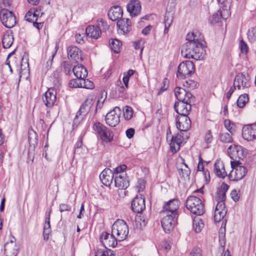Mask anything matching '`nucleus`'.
Wrapping results in <instances>:
<instances>
[{"mask_svg":"<svg viewBox=\"0 0 256 256\" xmlns=\"http://www.w3.org/2000/svg\"><path fill=\"white\" fill-rule=\"evenodd\" d=\"M197 34H199V32H192V33L188 34L186 38L188 40L187 42H200L203 43L202 40L201 38H200L199 36H198Z\"/></svg>","mask_w":256,"mask_h":256,"instance_id":"4c0bfd02","label":"nucleus"},{"mask_svg":"<svg viewBox=\"0 0 256 256\" xmlns=\"http://www.w3.org/2000/svg\"><path fill=\"white\" fill-rule=\"evenodd\" d=\"M74 75L78 78L84 79L88 76V71L85 67L82 65L74 66L72 68Z\"/></svg>","mask_w":256,"mask_h":256,"instance_id":"7c9ffc66","label":"nucleus"},{"mask_svg":"<svg viewBox=\"0 0 256 256\" xmlns=\"http://www.w3.org/2000/svg\"><path fill=\"white\" fill-rule=\"evenodd\" d=\"M230 195H231V197H232V199L234 202H236L240 198V196H238V192L236 190H232L231 192Z\"/></svg>","mask_w":256,"mask_h":256,"instance_id":"774afa93","label":"nucleus"},{"mask_svg":"<svg viewBox=\"0 0 256 256\" xmlns=\"http://www.w3.org/2000/svg\"><path fill=\"white\" fill-rule=\"evenodd\" d=\"M240 161H231L232 170L228 175L230 180L238 181L242 179L248 172L246 167L241 166Z\"/></svg>","mask_w":256,"mask_h":256,"instance_id":"20e7f679","label":"nucleus"},{"mask_svg":"<svg viewBox=\"0 0 256 256\" xmlns=\"http://www.w3.org/2000/svg\"><path fill=\"white\" fill-rule=\"evenodd\" d=\"M58 48V44H56L55 46L54 52H53V54L52 55V58L50 60H49L46 62L47 68H49L50 67V66L52 64L53 58L54 57L55 55L56 54V53L57 52Z\"/></svg>","mask_w":256,"mask_h":256,"instance_id":"69168bd1","label":"nucleus"},{"mask_svg":"<svg viewBox=\"0 0 256 256\" xmlns=\"http://www.w3.org/2000/svg\"><path fill=\"white\" fill-rule=\"evenodd\" d=\"M126 8L132 16H136L140 14L141 5L138 0H132L128 4Z\"/></svg>","mask_w":256,"mask_h":256,"instance_id":"bb28decb","label":"nucleus"},{"mask_svg":"<svg viewBox=\"0 0 256 256\" xmlns=\"http://www.w3.org/2000/svg\"><path fill=\"white\" fill-rule=\"evenodd\" d=\"M145 180L144 179H139L138 181L136 188L138 192L142 191L145 188Z\"/></svg>","mask_w":256,"mask_h":256,"instance_id":"864d4df0","label":"nucleus"},{"mask_svg":"<svg viewBox=\"0 0 256 256\" xmlns=\"http://www.w3.org/2000/svg\"><path fill=\"white\" fill-rule=\"evenodd\" d=\"M180 204V201L177 198H174L166 202L163 206L162 213L170 214L174 217H178V210Z\"/></svg>","mask_w":256,"mask_h":256,"instance_id":"6e6552de","label":"nucleus"},{"mask_svg":"<svg viewBox=\"0 0 256 256\" xmlns=\"http://www.w3.org/2000/svg\"><path fill=\"white\" fill-rule=\"evenodd\" d=\"M86 32L88 36L97 39L101 34V30L96 26H89L86 28Z\"/></svg>","mask_w":256,"mask_h":256,"instance_id":"2f4dec72","label":"nucleus"},{"mask_svg":"<svg viewBox=\"0 0 256 256\" xmlns=\"http://www.w3.org/2000/svg\"><path fill=\"white\" fill-rule=\"evenodd\" d=\"M25 65H26V66H24V68H22V66H24V64H21V71L20 72V76H22V74H24V71H25L26 72L28 73L26 76H28V75L29 65H28V62L26 59V60Z\"/></svg>","mask_w":256,"mask_h":256,"instance_id":"e2e57ef3","label":"nucleus"},{"mask_svg":"<svg viewBox=\"0 0 256 256\" xmlns=\"http://www.w3.org/2000/svg\"><path fill=\"white\" fill-rule=\"evenodd\" d=\"M184 86L190 89H194L198 86V82L192 80H188L184 82Z\"/></svg>","mask_w":256,"mask_h":256,"instance_id":"09e8293b","label":"nucleus"},{"mask_svg":"<svg viewBox=\"0 0 256 256\" xmlns=\"http://www.w3.org/2000/svg\"><path fill=\"white\" fill-rule=\"evenodd\" d=\"M232 135L228 132L220 133L218 136V140L224 144H230L233 142Z\"/></svg>","mask_w":256,"mask_h":256,"instance_id":"473e14b6","label":"nucleus"},{"mask_svg":"<svg viewBox=\"0 0 256 256\" xmlns=\"http://www.w3.org/2000/svg\"><path fill=\"white\" fill-rule=\"evenodd\" d=\"M62 66L64 68V72L66 74H70L72 66L68 62H63Z\"/></svg>","mask_w":256,"mask_h":256,"instance_id":"680f3d73","label":"nucleus"},{"mask_svg":"<svg viewBox=\"0 0 256 256\" xmlns=\"http://www.w3.org/2000/svg\"><path fill=\"white\" fill-rule=\"evenodd\" d=\"M176 126L180 131H187L191 127V120L188 116H178L176 118Z\"/></svg>","mask_w":256,"mask_h":256,"instance_id":"dca6fc26","label":"nucleus"},{"mask_svg":"<svg viewBox=\"0 0 256 256\" xmlns=\"http://www.w3.org/2000/svg\"><path fill=\"white\" fill-rule=\"evenodd\" d=\"M60 210L61 212L65 211H70L71 207L70 206L66 204H61L59 206Z\"/></svg>","mask_w":256,"mask_h":256,"instance_id":"0e129e2a","label":"nucleus"},{"mask_svg":"<svg viewBox=\"0 0 256 256\" xmlns=\"http://www.w3.org/2000/svg\"><path fill=\"white\" fill-rule=\"evenodd\" d=\"M146 222L141 216H136L135 218V226L137 229L141 230L145 226Z\"/></svg>","mask_w":256,"mask_h":256,"instance_id":"58836bf2","label":"nucleus"},{"mask_svg":"<svg viewBox=\"0 0 256 256\" xmlns=\"http://www.w3.org/2000/svg\"><path fill=\"white\" fill-rule=\"evenodd\" d=\"M226 198V194L224 193V192H223L222 191L218 190L216 192V195L215 198L216 201L218 202L217 204H222V206H225L224 202Z\"/></svg>","mask_w":256,"mask_h":256,"instance_id":"a19ab883","label":"nucleus"},{"mask_svg":"<svg viewBox=\"0 0 256 256\" xmlns=\"http://www.w3.org/2000/svg\"><path fill=\"white\" fill-rule=\"evenodd\" d=\"M214 172L216 175L220 178H224L228 174L224 164L220 160H216L214 165Z\"/></svg>","mask_w":256,"mask_h":256,"instance_id":"c756f323","label":"nucleus"},{"mask_svg":"<svg viewBox=\"0 0 256 256\" xmlns=\"http://www.w3.org/2000/svg\"><path fill=\"white\" fill-rule=\"evenodd\" d=\"M100 241L104 246L107 248L108 247L114 248L117 245L118 239L114 235L104 232L100 236Z\"/></svg>","mask_w":256,"mask_h":256,"instance_id":"ddd939ff","label":"nucleus"},{"mask_svg":"<svg viewBox=\"0 0 256 256\" xmlns=\"http://www.w3.org/2000/svg\"><path fill=\"white\" fill-rule=\"evenodd\" d=\"M128 226L122 220H117L112 227V233L118 241L124 240L128 236Z\"/></svg>","mask_w":256,"mask_h":256,"instance_id":"7ed1b4c3","label":"nucleus"},{"mask_svg":"<svg viewBox=\"0 0 256 256\" xmlns=\"http://www.w3.org/2000/svg\"><path fill=\"white\" fill-rule=\"evenodd\" d=\"M227 212L225 206L222 204H217L216 207L214 220L216 222H218L222 220Z\"/></svg>","mask_w":256,"mask_h":256,"instance_id":"cd10ccee","label":"nucleus"},{"mask_svg":"<svg viewBox=\"0 0 256 256\" xmlns=\"http://www.w3.org/2000/svg\"><path fill=\"white\" fill-rule=\"evenodd\" d=\"M103 94H104V92H102V93L101 97L100 98H99V99L98 100L97 102L96 110L98 108H100L102 106L103 104H104L105 100L106 98V92H105V94H104V96H102Z\"/></svg>","mask_w":256,"mask_h":256,"instance_id":"bf43d9fd","label":"nucleus"},{"mask_svg":"<svg viewBox=\"0 0 256 256\" xmlns=\"http://www.w3.org/2000/svg\"><path fill=\"white\" fill-rule=\"evenodd\" d=\"M117 27L118 32L122 34H126L132 29L131 22L128 18L120 19L117 22Z\"/></svg>","mask_w":256,"mask_h":256,"instance_id":"5701e85b","label":"nucleus"},{"mask_svg":"<svg viewBox=\"0 0 256 256\" xmlns=\"http://www.w3.org/2000/svg\"><path fill=\"white\" fill-rule=\"evenodd\" d=\"M240 48L242 54H246L248 52V46L243 40H241L240 42Z\"/></svg>","mask_w":256,"mask_h":256,"instance_id":"13d9d810","label":"nucleus"},{"mask_svg":"<svg viewBox=\"0 0 256 256\" xmlns=\"http://www.w3.org/2000/svg\"><path fill=\"white\" fill-rule=\"evenodd\" d=\"M174 94L178 102L184 101L189 102H194L195 98L189 92H187L185 89L177 86L174 90Z\"/></svg>","mask_w":256,"mask_h":256,"instance_id":"9b49d317","label":"nucleus"},{"mask_svg":"<svg viewBox=\"0 0 256 256\" xmlns=\"http://www.w3.org/2000/svg\"><path fill=\"white\" fill-rule=\"evenodd\" d=\"M194 70V65L192 61L187 60L185 62H182L178 68L176 76L179 79H184L192 76Z\"/></svg>","mask_w":256,"mask_h":256,"instance_id":"423d86ee","label":"nucleus"},{"mask_svg":"<svg viewBox=\"0 0 256 256\" xmlns=\"http://www.w3.org/2000/svg\"><path fill=\"white\" fill-rule=\"evenodd\" d=\"M242 138L247 141L256 139V123L244 126L242 128Z\"/></svg>","mask_w":256,"mask_h":256,"instance_id":"4468645a","label":"nucleus"},{"mask_svg":"<svg viewBox=\"0 0 256 256\" xmlns=\"http://www.w3.org/2000/svg\"><path fill=\"white\" fill-rule=\"evenodd\" d=\"M28 140L30 144L34 146L38 142V134L33 130H30L28 132Z\"/></svg>","mask_w":256,"mask_h":256,"instance_id":"e433bc0d","label":"nucleus"},{"mask_svg":"<svg viewBox=\"0 0 256 256\" xmlns=\"http://www.w3.org/2000/svg\"><path fill=\"white\" fill-rule=\"evenodd\" d=\"M84 117V116H82V114H78V112H77L74 120L73 126H78Z\"/></svg>","mask_w":256,"mask_h":256,"instance_id":"4d7b16f0","label":"nucleus"},{"mask_svg":"<svg viewBox=\"0 0 256 256\" xmlns=\"http://www.w3.org/2000/svg\"><path fill=\"white\" fill-rule=\"evenodd\" d=\"M126 168L127 166L126 165L121 164L114 168L112 172L114 173V176H116L118 175H120L121 174H126L124 171L126 170Z\"/></svg>","mask_w":256,"mask_h":256,"instance_id":"a18cd8bd","label":"nucleus"},{"mask_svg":"<svg viewBox=\"0 0 256 256\" xmlns=\"http://www.w3.org/2000/svg\"><path fill=\"white\" fill-rule=\"evenodd\" d=\"M69 86L71 88H82V79H73L70 81Z\"/></svg>","mask_w":256,"mask_h":256,"instance_id":"603ef678","label":"nucleus"},{"mask_svg":"<svg viewBox=\"0 0 256 256\" xmlns=\"http://www.w3.org/2000/svg\"><path fill=\"white\" fill-rule=\"evenodd\" d=\"M114 183L118 189L125 190L129 186V181L126 174H121L114 176Z\"/></svg>","mask_w":256,"mask_h":256,"instance_id":"412c9836","label":"nucleus"},{"mask_svg":"<svg viewBox=\"0 0 256 256\" xmlns=\"http://www.w3.org/2000/svg\"><path fill=\"white\" fill-rule=\"evenodd\" d=\"M56 92L52 88H49L44 93L42 96V100L44 104L48 108H50L54 104L56 101Z\"/></svg>","mask_w":256,"mask_h":256,"instance_id":"a211bd4d","label":"nucleus"},{"mask_svg":"<svg viewBox=\"0 0 256 256\" xmlns=\"http://www.w3.org/2000/svg\"><path fill=\"white\" fill-rule=\"evenodd\" d=\"M204 226V224L203 223L202 219L198 218L194 220L193 228L196 232L198 233L200 232Z\"/></svg>","mask_w":256,"mask_h":256,"instance_id":"c9c22d12","label":"nucleus"},{"mask_svg":"<svg viewBox=\"0 0 256 256\" xmlns=\"http://www.w3.org/2000/svg\"><path fill=\"white\" fill-rule=\"evenodd\" d=\"M131 206L134 212L138 213L142 212L146 207L144 197L142 195L140 196H136L132 202Z\"/></svg>","mask_w":256,"mask_h":256,"instance_id":"4be33fe9","label":"nucleus"},{"mask_svg":"<svg viewBox=\"0 0 256 256\" xmlns=\"http://www.w3.org/2000/svg\"><path fill=\"white\" fill-rule=\"evenodd\" d=\"M224 126L226 128L231 134H234L236 132V126L234 123L230 120H226L224 121Z\"/></svg>","mask_w":256,"mask_h":256,"instance_id":"ea45409f","label":"nucleus"},{"mask_svg":"<svg viewBox=\"0 0 256 256\" xmlns=\"http://www.w3.org/2000/svg\"><path fill=\"white\" fill-rule=\"evenodd\" d=\"M95 256H114L112 250L106 248V250H98Z\"/></svg>","mask_w":256,"mask_h":256,"instance_id":"37998d69","label":"nucleus"},{"mask_svg":"<svg viewBox=\"0 0 256 256\" xmlns=\"http://www.w3.org/2000/svg\"><path fill=\"white\" fill-rule=\"evenodd\" d=\"M18 252V246L12 240L4 244V254L6 256H16Z\"/></svg>","mask_w":256,"mask_h":256,"instance_id":"a878e982","label":"nucleus"},{"mask_svg":"<svg viewBox=\"0 0 256 256\" xmlns=\"http://www.w3.org/2000/svg\"><path fill=\"white\" fill-rule=\"evenodd\" d=\"M67 52L68 58L74 61L75 62H78L82 60L81 52L76 46H68Z\"/></svg>","mask_w":256,"mask_h":256,"instance_id":"aec40b11","label":"nucleus"},{"mask_svg":"<svg viewBox=\"0 0 256 256\" xmlns=\"http://www.w3.org/2000/svg\"><path fill=\"white\" fill-rule=\"evenodd\" d=\"M194 102L180 101L176 102L174 108L179 116H188L192 110V104Z\"/></svg>","mask_w":256,"mask_h":256,"instance_id":"f8f14e48","label":"nucleus"},{"mask_svg":"<svg viewBox=\"0 0 256 256\" xmlns=\"http://www.w3.org/2000/svg\"><path fill=\"white\" fill-rule=\"evenodd\" d=\"M178 173L180 176L182 177H188L190 176V170L189 168H180L178 169Z\"/></svg>","mask_w":256,"mask_h":256,"instance_id":"6e6d98bb","label":"nucleus"},{"mask_svg":"<svg viewBox=\"0 0 256 256\" xmlns=\"http://www.w3.org/2000/svg\"><path fill=\"white\" fill-rule=\"evenodd\" d=\"M110 46L115 53L118 54L120 52L122 42L117 39H111L110 40Z\"/></svg>","mask_w":256,"mask_h":256,"instance_id":"72a5a7b5","label":"nucleus"},{"mask_svg":"<svg viewBox=\"0 0 256 256\" xmlns=\"http://www.w3.org/2000/svg\"><path fill=\"white\" fill-rule=\"evenodd\" d=\"M82 88L86 89H92L94 88V84L88 79H82Z\"/></svg>","mask_w":256,"mask_h":256,"instance_id":"8fccbe9b","label":"nucleus"},{"mask_svg":"<svg viewBox=\"0 0 256 256\" xmlns=\"http://www.w3.org/2000/svg\"><path fill=\"white\" fill-rule=\"evenodd\" d=\"M92 128L98 136L103 142H110L113 140L114 134L112 132L102 123L100 122H95Z\"/></svg>","mask_w":256,"mask_h":256,"instance_id":"39448f33","label":"nucleus"},{"mask_svg":"<svg viewBox=\"0 0 256 256\" xmlns=\"http://www.w3.org/2000/svg\"><path fill=\"white\" fill-rule=\"evenodd\" d=\"M186 208L192 214L200 216L204 212V204L201 199L196 196H190L186 200Z\"/></svg>","mask_w":256,"mask_h":256,"instance_id":"f03ea898","label":"nucleus"},{"mask_svg":"<svg viewBox=\"0 0 256 256\" xmlns=\"http://www.w3.org/2000/svg\"><path fill=\"white\" fill-rule=\"evenodd\" d=\"M181 53L184 58L196 60H204L206 55L204 44L200 42H186L182 46Z\"/></svg>","mask_w":256,"mask_h":256,"instance_id":"f257e3e1","label":"nucleus"},{"mask_svg":"<svg viewBox=\"0 0 256 256\" xmlns=\"http://www.w3.org/2000/svg\"><path fill=\"white\" fill-rule=\"evenodd\" d=\"M212 140V136L210 130H208L205 135L204 140L207 144H210Z\"/></svg>","mask_w":256,"mask_h":256,"instance_id":"338daca9","label":"nucleus"},{"mask_svg":"<svg viewBox=\"0 0 256 256\" xmlns=\"http://www.w3.org/2000/svg\"><path fill=\"white\" fill-rule=\"evenodd\" d=\"M0 18L3 25L12 28L16 24V18L12 12L3 8L0 11Z\"/></svg>","mask_w":256,"mask_h":256,"instance_id":"0eeeda50","label":"nucleus"},{"mask_svg":"<svg viewBox=\"0 0 256 256\" xmlns=\"http://www.w3.org/2000/svg\"><path fill=\"white\" fill-rule=\"evenodd\" d=\"M228 152L233 156H236L239 159H242L245 158L248 154V150L238 145H231L228 148Z\"/></svg>","mask_w":256,"mask_h":256,"instance_id":"f3484780","label":"nucleus"},{"mask_svg":"<svg viewBox=\"0 0 256 256\" xmlns=\"http://www.w3.org/2000/svg\"><path fill=\"white\" fill-rule=\"evenodd\" d=\"M234 84V88L238 90L248 88L250 86V78L248 74L244 73H239L236 75Z\"/></svg>","mask_w":256,"mask_h":256,"instance_id":"1a4fd4ad","label":"nucleus"},{"mask_svg":"<svg viewBox=\"0 0 256 256\" xmlns=\"http://www.w3.org/2000/svg\"><path fill=\"white\" fill-rule=\"evenodd\" d=\"M120 110L118 107H115L108 112L105 118L107 124L112 127L116 126L120 121Z\"/></svg>","mask_w":256,"mask_h":256,"instance_id":"9d476101","label":"nucleus"},{"mask_svg":"<svg viewBox=\"0 0 256 256\" xmlns=\"http://www.w3.org/2000/svg\"><path fill=\"white\" fill-rule=\"evenodd\" d=\"M12 38L8 35L4 36L2 40V44L4 48H8L12 46Z\"/></svg>","mask_w":256,"mask_h":256,"instance_id":"c03bdc74","label":"nucleus"},{"mask_svg":"<svg viewBox=\"0 0 256 256\" xmlns=\"http://www.w3.org/2000/svg\"><path fill=\"white\" fill-rule=\"evenodd\" d=\"M96 26L100 29L101 31H106L109 28V25L107 22L104 20L102 18H100L97 21Z\"/></svg>","mask_w":256,"mask_h":256,"instance_id":"49530a36","label":"nucleus"},{"mask_svg":"<svg viewBox=\"0 0 256 256\" xmlns=\"http://www.w3.org/2000/svg\"><path fill=\"white\" fill-rule=\"evenodd\" d=\"M114 178V175L112 170L110 168H105L100 175V178L102 182L106 186H110Z\"/></svg>","mask_w":256,"mask_h":256,"instance_id":"6ab92c4d","label":"nucleus"},{"mask_svg":"<svg viewBox=\"0 0 256 256\" xmlns=\"http://www.w3.org/2000/svg\"><path fill=\"white\" fill-rule=\"evenodd\" d=\"M108 16L112 21H118L122 19L123 11L120 6H114L110 8L108 13Z\"/></svg>","mask_w":256,"mask_h":256,"instance_id":"b1692460","label":"nucleus"},{"mask_svg":"<svg viewBox=\"0 0 256 256\" xmlns=\"http://www.w3.org/2000/svg\"><path fill=\"white\" fill-rule=\"evenodd\" d=\"M166 216L162 218V226L166 232H170L174 228L178 217H174L170 214L164 213Z\"/></svg>","mask_w":256,"mask_h":256,"instance_id":"2eb2a0df","label":"nucleus"},{"mask_svg":"<svg viewBox=\"0 0 256 256\" xmlns=\"http://www.w3.org/2000/svg\"><path fill=\"white\" fill-rule=\"evenodd\" d=\"M168 85H169L168 80L166 78H164L162 80V86L160 88L159 93L162 92H164V90H166L168 87Z\"/></svg>","mask_w":256,"mask_h":256,"instance_id":"052dcab7","label":"nucleus"},{"mask_svg":"<svg viewBox=\"0 0 256 256\" xmlns=\"http://www.w3.org/2000/svg\"><path fill=\"white\" fill-rule=\"evenodd\" d=\"M183 140V136L180 134H177L176 135L172 136L171 142L170 144V150L172 152L176 153L180 150Z\"/></svg>","mask_w":256,"mask_h":256,"instance_id":"393cba45","label":"nucleus"},{"mask_svg":"<svg viewBox=\"0 0 256 256\" xmlns=\"http://www.w3.org/2000/svg\"><path fill=\"white\" fill-rule=\"evenodd\" d=\"M248 101V97L247 94L240 95L237 100V106L242 108Z\"/></svg>","mask_w":256,"mask_h":256,"instance_id":"79ce46f5","label":"nucleus"},{"mask_svg":"<svg viewBox=\"0 0 256 256\" xmlns=\"http://www.w3.org/2000/svg\"><path fill=\"white\" fill-rule=\"evenodd\" d=\"M132 110L128 106H126L124 110V116L126 120H130L132 116Z\"/></svg>","mask_w":256,"mask_h":256,"instance_id":"de8ad7c7","label":"nucleus"},{"mask_svg":"<svg viewBox=\"0 0 256 256\" xmlns=\"http://www.w3.org/2000/svg\"><path fill=\"white\" fill-rule=\"evenodd\" d=\"M173 20L172 14L170 12H166V13L164 18V24L168 26H170Z\"/></svg>","mask_w":256,"mask_h":256,"instance_id":"3c124183","label":"nucleus"},{"mask_svg":"<svg viewBox=\"0 0 256 256\" xmlns=\"http://www.w3.org/2000/svg\"><path fill=\"white\" fill-rule=\"evenodd\" d=\"M94 102L92 98H87L81 105L78 111V114L82 116H86L90 112Z\"/></svg>","mask_w":256,"mask_h":256,"instance_id":"c85d7f7f","label":"nucleus"},{"mask_svg":"<svg viewBox=\"0 0 256 256\" xmlns=\"http://www.w3.org/2000/svg\"><path fill=\"white\" fill-rule=\"evenodd\" d=\"M189 256H202L201 249L198 247L194 248L190 252Z\"/></svg>","mask_w":256,"mask_h":256,"instance_id":"5fc2aeb1","label":"nucleus"},{"mask_svg":"<svg viewBox=\"0 0 256 256\" xmlns=\"http://www.w3.org/2000/svg\"><path fill=\"white\" fill-rule=\"evenodd\" d=\"M36 12H33L32 9L30 10L26 14L24 19L29 22H33L34 21H38V18L39 14H36Z\"/></svg>","mask_w":256,"mask_h":256,"instance_id":"f704fd0d","label":"nucleus"}]
</instances>
